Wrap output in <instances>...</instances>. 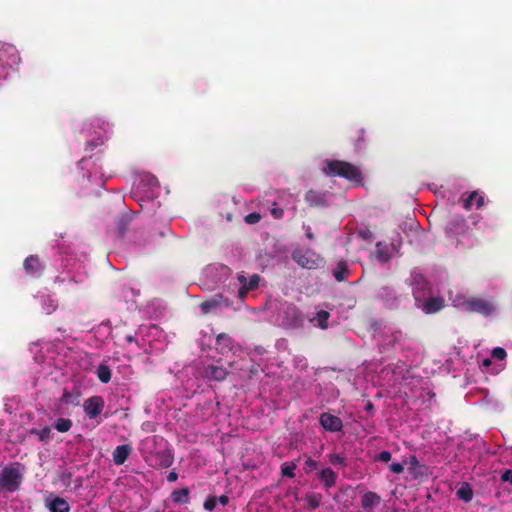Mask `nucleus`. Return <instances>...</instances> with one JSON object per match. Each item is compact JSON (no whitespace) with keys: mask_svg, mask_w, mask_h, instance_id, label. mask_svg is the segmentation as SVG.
<instances>
[{"mask_svg":"<svg viewBox=\"0 0 512 512\" xmlns=\"http://www.w3.org/2000/svg\"><path fill=\"white\" fill-rule=\"evenodd\" d=\"M24 472V465L18 462L5 466L0 473V490L17 491L21 486Z\"/></svg>","mask_w":512,"mask_h":512,"instance_id":"1","label":"nucleus"},{"mask_svg":"<svg viewBox=\"0 0 512 512\" xmlns=\"http://www.w3.org/2000/svg\"><path fill=\"white\" fill-rule=\"evenodd\" d=\"M324 171L329 176H340L349 181L361 182L362 174L355 165L340 160H329L326 162Z\"/></svg>","mask_w":512,"mask_h":512,"instance_id":"2","label":"nucleus"},{"mask_svg":"<svg viewBox=\"0 0 512 512\" xmlns=\"http://www.w3.org/2000/svg\"><path fill=\"white\" fill-rule=\"evenodd\" d=\"M292 259L306 269H317L323 263L322 256L311 249L295 250L292 253Z\"/></svg>","mask_w":512,"mask_h":512,"instance_id":"3","label":"nucleus"},{"mask_svg":"<svg viewBox=\"0 0 512 512\" xmlns=\"http://www.w3.org/2000/svg\"><path fill=\"white\" fill-rule=\"evenodd\" d=\"M105 402L101 396H92L83 403V409L89 419L96 418L104 409Z\"/></svg>","mask_w":512,"mask_h":512,"instance_id":"4","label":"nucleus"},{"mask_svg":"<svg viewBox=\"0 0 512 512\" xmlns=\"http://www.w3.org/2000/svg\"><path fill=\"white\" fill-rule=\"evenodd\" d=\"M23 269L28 276L39 278L44 273L45 265L40 261L38 256L30 255L24 260Z\"/></svg>","mask_w":512,"mask_h":512,"instance_id":"5","label":"nucleus"},{"mask_svg":"<svg viewBox=\"0 0 512 512\" xmlns=\"http://www.w3.org/2000/svg\"><path fill=\"white\" fill-rule=\"evenodd\" d=\"M422 309L425 314H434L440 311L445 306V300L441 296L424 298L421 303L416 305Z\"/></svg>","mask_w":512,"mask_h":512,"instance_id":"6","label":"nucleus"},{"mask_svg":"<svg viewBox=\"0 0 512 512\" xmlns=\"http://www.w3.org/2000/svg\"><path fill=\"white\" fill-rule=\"evenodd\" d=\"M428 295H430V283L422 276L416 277L414 279L413 287V297L415 300V305L421 303V301Z\"/></svg>","mask_w":512,"mask_h":512,"instance_id":"7","label":"nucleus"},{"mask_svg":"<svg viewBox=\"0 0 512 512\" xmlns=\"http://www.w3.org/2000/svg\"><path fill=\"white\" fill-rule=\"evenodd\" d=\"M319 422L325 430L330 432H339L343 428L342 420L338 416L332 415L328 412L321 413Z\"/></svg>","mask_w":512,"mask_h":512,"instance_id":"8","label":"nucleus"},{"mask_svg":"<svg viewBox=\"0 0 512 512\" xmlns=\"http://www.w3.org/2000/svg\"><path fill=\"white\" fill-rule=\"evenodd\" d=\"M381 496L373 491H366L361 496V507L365 512H374V508L381 504Z\"/></svg>","mask_w":512,"mask_h":512,"instance_id":"9","label":"nucleus"},{"mask_svg":"<svg viewBox=\"0 0 512 512\" xmlns=\"http://www.w3.org/2000/svg\"><path fill=\"white\" fill-rule=\"evenodd\" d=\"M304 199L310 207L323 208L328 205L325 192L309 190L306 192Z\"/></svg>","mask_w":512,"mask_h":512,"instance_id":"10","label":"nucleus"},{"mask_svg":"<svg viewBox=\"0 0 512 512\" xmlns=\"http://www.w3.org/2000/svg\"><path fill=\"white\" fill-rule=\"evenodd\" d=\"M468 310L471 312H477L482 315H490L493 311V306L486 300L483 299H472L467 302Z\"/></svg>","mask_w":512,"mask_h":512,"instance_id":"11","label":"nucleus"},{"mask_svg":"<svg viewBox=\"0 0 512 512\" xmlns=\"http://www.w3.org/2000/svg\"><path fill=\"white\" fill-rule=\"evenodd\" d=\"M317 475L326 490H329L336 485L338 475L330 467L321 469Z\"/></svg>","mask_w":512,"mask_h":512,"instance_id":"12","label":"nucleus"},{"mask_svg":"<svg viewBox=\"0 0 512 512\" xmlns=\"http://www.w3.org/2000/svg\"><path fill=\"white\" fill-rule=\"evenodd\" d=\"M228 373L227 369L223 366L211 364L205 368V377L209 380L223 381L227 377Z\"/></svg>","mask_w":512,"mask_h":512,"instance_id":"13","label":"nucleus"},{"mask_svg":"<svg viewBox=\"0 0 512 512\" xmlns=\"http://www.w3.org/2000/svg\"><path fill=\"white\" fill-rule=\"evenodd\" d=\"M350 273L349 265L345 260L338 261L336 266L332 269V275L337 282L346 281Z\"/></svg>","mask_w":512,"mask_h":512,"instance_id":"14","label":"nucleus"},{"mask_svg":"<svg viewBox=\"0 0 512 512\" xmlns=\"http://www.w3.org/2000/svg\"><path fill=\"white\" fill-rule=\"evenodd\" d=\"M131 451H132V447L129 444H123V445L117 446L112 453L114 463L116 465L124 464L126 462V460L128 459Z\"/></svg>","mask_w":512,"mask_h":512,"instance_id":"15","label":"nucleus"},{"mask_svg":"<svg viewBox=\"0 0 512 512\" xmlns=\"http://www.w3.org/2000/svg\"><path fill=\"white\" fill-rule=\"evenodd\" d=\"M427 466L421 464L415 455L409 458V472L414 478H421L427 475Z\"/></svg>","mask_w":512,"mask_h":512,"instance_id":"16","label":"nucleus"},{"mask_svg":"<svg viewBox=\"0 0 512 512\" xmlns=\"http://www.w3.org/2000/svg\"><path fill=\"white\" fill-rule=\"evenodd\" d=\"M50 512H70L69 503L62 497L56 496L47 504Z\"/></svg>","mask_w":512,"mask_h":512,"instance_id":"17","label":"nucleus"},{"mask_svg":"<svg viewBox=\"0 0 512 512\" xmlns=\"http://www.w3.org/2000/svg\"><path fill=\"white\" fill-rule=\"evenodd\" d=\"M473 203H475L477 209H480L484 205V196L480 195L477 191L470 193L463 202V208L465 210H470Z\"/></svg>","mask_w":512,"mask_h":512,"instance_id":"18","label":"nucleus"},{"mask_svg":"<svg viewBox=\"0 0 512 512\" xmlns=\"http://www.w3.org/2000/svg\"><path fill=\"white\" fill-rule=\"evenodd\" d=\"M237 278L239 283L249 291L256 289L260 281V276L258 274L251 275L249 279H247L244 274H239Z\"/></svg>","mask_w":512,"mask_h":512,"instance_id":"19","label":"nucleus"},{"mask_svg":"<svg viewBox=\"0 0 512 512\" xmlns=\"http://www.w3.org/2000/svg\"><path fill=\"white\" fill-rule=\"evenodd\" d=\"M51 428L45 426L42 429L32 428L29 430L30 435H35L41 442L48 443L51 439Z\"/></svg>","mask_w":512,"mask_h":512,"instance_id":"20","label":"nucleus"},{"mask_svg":"<svg viewBox=\"0 0 512 512\" xmlns=\"http://www.w3.org/2000/svg\"><path fill=\"white\" fill-rule=\"evenodd\" d=\"M323 499L322 494L316 492L307 493L305 496V501L309 509L314 510L318 508Z\"/></svg>","mask_w":512,"mask_h":512,"instance_id":"21","label":"nucleus"},{"mask_svg":"<svg viewBox=\"0 0 512 512\" xmlns=\"http://www.w3.org/2000/svg\"><path fill=\"white\" fill-rule=\"evenodd\" d=\"M456 495L459 499L470 502L473 498V489L468 483H463L456 491Z\"/></svg>","mask_w":512,"mask_h":512,"instance_id":"22","label":"nucleus"},{"mask_svg":"<svg viewBox=\"0 0 512 512\" xmlns=\"http://www.w3.org/2000/svg\"><path fill=\"white\" fill-rule=\"evenodd\" d=\"M96 375L102 383H108L111 380L112 372L108 365L100 364L96 369Z\"/></svg>","mask_w":512,"mask_h":512,"instance_id":"23","label":"nucleus"},{"mask_svg":"<svg viewBox=\"0 0 512 512\" xmlns=\"http://www.w3.org/2000/svg\"><path fill=\"white\" fill-rule=\"evenodd\" d=\"M171 498L175 503H188L189 502V489L182 488L174 490L171 494Z\"/></svg>","mask_w":512,"mask_h":512,"instance_id":"24","label":"nucleus"},{"mask_svg":"<svg viewBox=\"0 0 512 512\" xmlns=\"http://www.w3.org/2000/svg\"><path fill=\"white\" fill-rule=\"evenodd\" d=\"M54 427L58 432H68L72 427V421L68 418H58L54 424Z\"/></svg>","mask_w":512,"mask_h":512,"instance_id":"25","label":"nucleus"},{"mask_svg":"<svg viewBox=\"0 0 512 512\" xmlns=\"http://www.w3.org/2000/svg\"><path fill=\"white\" fill-rule=\"evenodd\" d=\"M297 465L295 462H285L281 465V474L282 476H286V477H289V478H294L295 477V469H296Z\"/></svg>","mask_w":512,"mask_h":512,"instance_id":"26","label":"nucleus"},{"mask_svg":"<svg viewBox=\"0 0 512 512\" xmlns=\"http://www.w3.org/2000/svg\"><path fill=\"white\" fill-rule=\"evenodd\" d=\"M330 317L329 312L325 310H320L317 312L315 319L317 320L318 326L321 329H326L328 327V319Z\"/></svg>","mask_w":512,"mask_h":512,"instance_id":"27","label":"nucleus"},{"mask_svg":"<svg viewBox=\"0 0 512 512\" xmlns=\"http://www.w3.org/2000/svg\"><path fill=\"white\" fill-rule=\"evenodd\" d=\"M43 303V309L46 311L47 314H51L53 311L56 310L58 303L51 299L50 297H43L42 299Z\"/></svg>","mask_w":512,"mask_h":512,"instance_id":"28","label":"nucleus"},{"mask_svg":"<svg viewBox=\"0 0 512 512\" xmlns=\"http://www.w3.org/2000/svg\"><path fill=\"white\" fill-rule=\"evenodd\" d=\"M216 344L219 345V346H224V347H227V348L231 349L232 339H231V337L228 334L220 333L216 337Z\"/></svg>","mask_w":512,"mask_h":512,"instance_id":"29","label":"nucleus"},{"mask_svg":"<svg viewBox=\"0 0 512 512\" xmlns=\"http://www.w3.org/2000/svg\"><path fill=\"white\" fill-rule=\"evenodd\" d=\"M328 459L332 465L346 466V458L341 454H330L328 455Z\"/></svg>","mask_w":512,"mask_h":512,"instance_id":"30","label":"nucleus"},{"mask_svg":"<svg viewBox=\"0 0 512 512\" xmlns=\"http://www.w3.org/2000/svg\"><path fill=\"white\" fill-rule=\"evenodd\" d=\"M219 303L220 301L217 298H213L211 300L204 301L200 307L203 314H208L211 311V309L216 307Z\"/></svg>","mask_w":512,"mask_h":512,"instance_id":"31","label":"nucleus"},{"mask_svg":"<svg viewBox=\"0 0 512 512\" xmlns=\"http://www.w3.org/2000/svg\"><path fill=\"white\" fill-rule=\"evenodd\" d=\"M365 130L363 128L356 130L355 135L352 137L354 140L355 147L357 149L362 148V142H364Z\"/></svg>","mask_w":512,"mask_h":512,"instance_id":"32","label":"nucleus"},{"mask_svg":"<svg viewBox=\"0 0 512 512\" xmlns=\"http://www.w3.org/2000/svg\"><path fill=\"white\" fill-rule=\"evenodd\" d=\"M507 356V353L505 351L504 348L502 347H495L493 350H492V357L497 359V360H504Z\"/></svg>","mask_w":512,"mask_h":512,"instance_id":"33","label":"nucleus"},{"mask_svg":"<svg viewBox=\"0 0 512 512\" xmlns=\"http://www.w3.org/2000/svg\"><path fill=\"white\" fill-rule=\"evenodd\" d=\"M261 220V215L257 212L249 213L245 216V222L247 224H256Z\"/></svg>","mask_w":512,"mask_h":512,"instance_id":"34","label":"nucleus"},{"mask_svg":"<svg viewBox=\"0 0 512 512\" xmlns=\"http://www.w3.org/2000/svg\"><path fill=\"white\" fill-rule=\"evenodd\" d=\"M217 504V497L209 496L204 502V509L208 511H212Z\"/></svg>","mask_w":512,"mask_h":512,"instance_id":"35","label":"nucleus"},{"mask_svg":"<svg viewBox=\"0 0 512 512\" xmlns=\"http://www.w3.org/2000/svg\"><path fill=\"white\" fill-rule=\"evenodd\" d=\"M317 467H318V462L313 460L312 458H308L305 461L304 469H305L306 473H310V472L316 470Z\"/></svg>","mask_w":512,"mask_h":512,"instance_id":"36","label":"nucleus"},{"mask_svg":"<svg viewBox=\"0 0 512 512\" xmlns=\"http://www.w3.org/2000/svg\"><path fill=\"white\" fill-rule=\"evenodd\" d=\"M391 453L389 451H382L376 456V460L382 462H389L391 460Z\"/></svg>","mask_w":512,"mask_h":512,"instance_id":"37","label":"nucleus"},{"mask_svg":"<svg viewBox=\"0 0 512 512\" xmlns=\"http://www.w3.org/2000/svg\"><path fill=\"white\" fill-rule=\"evenodd\" d=\"M389 469L396 474H400L404 471V465L402 463H392Z\"/></svg>","mask_w":512,"mask_h":512,"instance_id":"38","label":"nucleus"},{"mask_svg":"<svg viewBox=\"0 0 512 512\" xmlns=\"http://www.w3.org/2000/svg\"><path fill=\"white\" fill-rule=\"evenodd\" d=\"M72 397H73V394L65 389L60 400L62 403L69 404L72 402Z\"/></svg>","mask_w":512,"mask_h":512,"instance_id":"39","label":"nucleus"},{"mask_svg":"<svg viewBox=\"0 0 512 512\" xmlns=\"http://www.w3.org/2000/svg\"><path fill=\"white\" fill-rule=\"evenodd\" d=\"M501 480L512 484V470L507 469L501 474Z\"/></svg>","mask_w":512,"mask_h":512,"instance_id":"40","label":"nucleus"},{"mask_svg":"<svg viewBox=\"0 0 512 512\" xmlns=\"http://www.w3.org/2000/svg\"><path fill=\"white\" fill-rule=\"evenodd\" d=\"M271 214L275 219H281L284 215V210L282 208H272Z\"/></svg>","mask_w":512,"mask_h":512,"instance_id":"41","label":"nucleus"},{"mask_svg":"<svg viewBox=\"0 0 512 512\" xmlns=\"http://www.w3.org/2000/svg\"><path fill=\"white\" fill-rule=\"evenodd\" d=\"M376 248H377V254H378V258L382 261H386L388 259L387 255L383 253V251L381 250V243L378 242L376 244Z\"/></svg>","mask_w":512,"mask_h":512,"instance_id":"42","label":"nucleus"},{"mask_svg":"<svg viewBox=\"0 0 512 512\" xmlns=\"http://www.w3.org/2000/svg\"><path fill=\"white\" fill-rule=\"evenodd\" d=\"M248 292H250L246 287H243L241 285L239 291H238V296L241 300H244L248 294Z\"/></svg>","mask_w":512,"mask_h":512,"instance_id":"43","label":"nucleus"},{"mask_svg":"<svg viewBox=\"0 0 512 512\" xmlns=\"http://www.w3.org/2000/svg\"><path fill=\"white\" fill-rule=\"evenodd\" d=\"M217 502L225 506L229 503V497L227 495H221L217 498Z\"/></svg>","mask_w":512,"mask_h":512,"instance_id":"44","label":"nucleus"},{"mask_svg":"<svg viewBox=\"0 0 512 512\" xmlns=\"http://www.w3.org/2000/svg\"><path fill=\"white\" fill-rule=\"evenodd\" d=\"M359 236L363 239H369L371 237V232L368 229L360 230Z\"/></svg>","mask_w":512,"mask_h":512,"instance_id":"45","label":"nucleus"},{"mask_svg":"<svg viewBox=\"0 0 512 512\" xmlns=\"http://www.w3.org/2000/svg\"><path fill=\"white\" fill-rule=\"evenodd\" d=\"M305 235L310 240L314 239V234H313L310 226L305 227Z\"/></svg>","mask_w":512,"mask_h":512,"instance_id":"46","label":"nucleus"},{"mask_svg":"<svg viewBox=\"0 0 512 512\" xmlns=\"http://www.w3.org/2000/svg\"><path fill=\"white\" fill-rule=\"evenodd\" d=\"M177 478H178V475H177V473H176V472H174V471L170 472V473L168 474V476H167V480H168L169 482H174V481H176V480H177Z\"/></svg>","mask_w":512,"mask_h":512,"instance_id":"47","label":"nucleus"},{"mask_svg":"<svg viewBox=\"0 0 512 512\" xmlns=\"http://www.w3.org/2000/svg\"><path fill=\"white\" fill-rule=\"evenodd\" d=\"M491 364V360L486 358L483 360L482 365L488 367Z\"/></svg>","mask_w":512,"mask_h":512,"instance_id":"48","label":"nucleus"},{"mask_svg":"<svg viewBox=\"0 0 512 512\" xmlns=\"http://www.w3.org/2000/svg\"><path fill=\"white\" fill-rule=\"evenodd\" d=\"M126 340H127L128 342H133V341H134V337H133V336H131V335H129V336H127V337H126Z\"/></svg>","mask_w":512,"mask_h":512,"instance_id":"49","label":"nucleus"},{"mask_svg":"<svg viewBox=\"0 0 512 512\" xmlns=\"http://www.w3.org/2000/svg\"><path fill=\"white\" fill-rule=\"evenodd\" d=\"M372 408H373V405L369 402V403L367 404V409H372Z\"/></svg>","mask_w":512,"mask_h":512,"instance_id":"50","label":"nucleus"}]
</instances>
